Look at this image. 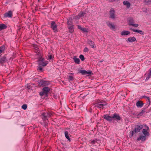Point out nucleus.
Returning a JSON list of instances; mask_svg holds the SVG:
<instances>
[{
    "instance_id": "36",
    "label": "nucleus",
    "mask_w": 151,
    "mask_h": 151,
    "mask_svg": "<svg viewBox=\"0 0 151 151\" xmlns=\"http://www.w3.org/2000/svg\"><path fill=\"white\" fill-rule=\"evenodd\" d=\"M80 73L82 74L83 75H85L86 72V70H81L80 71Z\"/></svg>"
},
{
    "instance_id": "23",
    "label": "nucleus",
    "mask_w": 151,
    "mask_h": 151,
    "mask_svg": "<svg viewBox=\"0 0 151 151\" xmlns=\"http://www.w3.org/2000/svg\"><path fill=\"white\" fill-rule=\"evenodd\" d=\"M73 59L76 63L78 64L79 63L80 60L79 58H77L75 56H74L73 58Z\"/></svg>"
},
{
    "instance_id": "12",
    "label": "nucleus",
    "mask_w": 151,
    "mask_h": 151,
    "mask_svg": "<svg viewBox=\"0 0 151 151\" xmlns=\"http://www.w3.org/2000/svg\"><path fill=\"white\" fill-rule=\"evenodd\" d=\"M104 118L109 121H112L113 120V116L111 117L107 115H105L104 116Z\"/></svg>"
},
{
    "instance_id": "14",
    "label": "nucleus",
    "mask_w": 151,
    "mask_h": 151,
    "mask_svg": "<svg viewBox=\"0 0 151 151\" xmlns=\"http://www.w3.org/2000/svg\"><path fill=\"white\" fill-rule=\"evenodd\" d=\"M130 34V32L127 31H123L121 33L122 35H127Z\"/></svg>"
},
{
    "instance_id": "27",
    "label": "nucleus",
    "mask_w": 151,
    "mask_h": 151,
    "mask_svg": "<svg viewBox=\"0 0 151 151\" xmlns=\"http://www.w3.org/2000/svg\"><path fill=\"white\" fill-rule=\"evenodd\" d=\"M6 59L5 57H3L0 59V62L1 63H3L6 61Z\"/></svg>"
},
{
    "instance_id": "34",
    "label": "nucleus",
    "mask_w": 151,
    "mask_h": 151,
    "mask_svg": "<svg viewBox=\"0 0 151 151\" xmlns=\"http://www.w3.org/2000/svg\"><path fill=\"white\" fill-rule=\"evenodd\" d=\"M79 58L81 59V60L82 61L83 60H84V57L82 55H80Z\"/></svg>"
},
{
    "instance_id": "30",
    "label": "nucleus",
    "mask_w": 151,
    "mask_h": 151,
    "mask_svg": "<svg viewBox=\"0 0 151 151\" xmlns=\"http://www.w3.org/2000/svg\"><path fill=\"white\" fill-rule=\"evenodd\" d=\"M145 2L147 4H150L151 3V0H144Z\"/></svg>"
},
{
    "instance_id": "13",
    "label": "nucleus",
    "mask_w": 151,
    "mask_h": 151,
    "mask_svg": "<svg viewBox=\"0 0 151 151\" xmlns=\"http://www.w3.org/2000/svg\"><path fill=\"white\" fill-rule=\"evenodd\" d=\"M108 26L112 29H114L115 28V26L111 23L109 22L107 24Z\"/></svg>"
},
{
    "instance_id": "11",
    "label": "nucleus",
    "mask_w": 151,
    "mask_h": 151,
    "mask_svg": "<svg viewBox=\"0 0 151 151\" xmlns=\"http://www.w3.org/2000/svg\"><path fill=\"white\" fill-rule=\"evenodd\" d=\"M123 3L127 8H129L130 6V4L127 1H124L123 2Z\"/></svg>"
},
{
    "instance_id": "8",
    "label": "nucleus",
    "mask_w": 151,
    "mask_h": 151,
    "mask_svg": "<svg viewBox=\"0 0 151 151\" xmlns=\"http://www.w3.org/2000/svg\"><path fill=\"white\" fill-rule=\"evenodd\" d=\"M143 126L140 125L136 127L135 129L134 132H138L140 131V130L142 129Z\"/></svg>"
},
{
    "instance_id": "1",
    "label": "nucleus",
    "mask_w": 151,
    "mask_h": 151,
    "mask_svg": "<svg viewBox=\"0 0 151 151\" xmlns=\"http://www.w3.org/2000/svg\"><path fill=\"white\" fill-rule=\"evenodd\" d=\"M142 129V132L143 134L145 135L146 136H148L149 135V133L148 132L149 129V127L145 125L143 126Z\"/></svg>"
},
{
    "instance_id": "2",
    "label": "nucleus",
    "mask_w": 151,
    "mask_h": 151,
    "mask_svg": "<svg viewBox=\"0 0 151 151\" xmlns=\"http://www.w3.org/2000/svg\"><path fill=\"white\" fill-rule=\"evenodd\" d=\"M50 90V88L48 87H46L42 89V91L40 93V95L42 96L45 95L46 96Z\"/></svg>"
},
{
    "instance_id": "7",
    "label": "nucleus",
    "mask_w": 151,
    "mask_h": 151,
    "mask_svg": "<svg viewBox=\"0 0 151 151\" xmlns=\"http://www.w3.org/2000/svg\"><path fill=\"white\" fill-rule=\"evenodd\" d=\"M106 105V104L105 102H101L97 104V106L100 108L103 109L104 106Z\"/></svg>"
},
{
    "instance_id": "18",
    "label": "nucleus",
    "mask_w": 151,
    "mask_h": 151,
    "mask_svg": "<svg viewBox=\"0 0 151 151\" xmlns=\"http://www.w3.org/2000/svg\"><path fill=\"white\" fill-rule=\"evenodd\" d=\"M65 137L69 141H70V139L69 137V134L68 132L67 131H65Z\"/></svg>"
},
{
    "instance_id": "47",
    "label": "nucleus",
    "mask_w": 151,
    "mask_h": 151,
    "mask_svg": "<svg viewBox=\"0 0 151 151\" xmlns=\"http://www.w3.org/2000/svg\"><path fill=\"white\" fill-rule=\"evenodd\" d=\"M38 1H39V0H38Z\"/></svg>"
},
{
    "instance_id": "21",
    "label": "nucleus",
    "mask_w": 151,
    "mask_h": 151,
    "mask_svg": "<svg viewBox=\"0 0 151 151\" xmlns=\"http://www.w3.org/2000/svg\"><path fill=\"white\" fill-rule=\"evenodd\" d=\"M52 114L51 113H43L42 114L43 116L46 117H49L51 116Z\"/></svg>"
},
{
    "instance_id": "26",
    "label": "nucleus",
    "mask_w": 151,
    "mask_h": 151,
    "mask_svg": "<svg viewBox=\"0 0 151 151\" xmlns=\"http://www.w3.org/2000/svg\"><path fill=\"white\" fill-rule=\"evenodd\" d=\"M35 52H37V55L38 54V53H39L40 56L41 55V54L40 53V51L38 50V48L36 47L35 49Z\"/></svg>"
},
{
    "instance_id": "37",
    "label": "nucleus",
    "mask_w": 151,
    "mask_h": 151,
    "mask_svg": "<svg viewBox=\"0 0 151 151\" xmlns=\"http://www.w3.org/2000/svg\"><path fill=\"white\" fill-rule=\"evenodd\" d=\"M81 30L83 32H88L87 30L85 28H82Z\"/></svg>"
},
{
    "instance_id": "45",
    "label": "nucleus",
    "mask_w": 151,
    "mask_h": 151,
    "mask_svg": "<svg viewBox=\"0 0 151 151\" xmlns=\"http://www.w3.org/2000/svg\"><path fill=\"white\" fill-rule=\"evenodd\" d=\"M150 75H151V68L150 70Z\"/></svg>"
},
{
    "instance_id": "35",
    "label": "nucleus",
    "mask_w": 151,
    "mask_h": 151,
    "mask_svg": "<svg viewBox=\"0 0 151 151\" xmlns=\"http://www.w3.org/2000/svg\"><path fill=\"white\" fill-rule=\"evenodd\" d=\"M130 24L131 25H132L135 27H137L138 26V25L137 24H134L132 23H130Z\"/></svg>"
},
{
    "instance_id": "19",
    "label": "nucleus",
    "mask_w": 151,
    "mask_h": 151,
    "mask_svg": "<svg viewBox=\"0 0 151 151\" xmlns=\"http://www.w3.org/2000/svg\"><path fill=\"white\" fill-rule=\"evenodd\" d=\"M84 16V14L83 12H80L78 16H76L75 17V19H79L81 17H82Z\"/></svg>"
},
{
    "instance_id": "46",
    "label": "nucleus",
    "mask_w": 151,
    "mask_h": 151,
    "mask_svg": "<svg viewBox=\"0 0 151 151\" xmlns=\"http://www.w3.org/2000/svg\"><path fill=\"white\" fill-rule=\"evenodd\" d=\"M134 132V131H132V135H133Z\"/></svg>"
},
{
    "instance_id": "24",
    "label": "nucleus",
    "mask_w": 151,
    "mask_h": 151,
    "mask_svg": "<svg viewBox=\"0 0 151 151\" xmlns=\"http://www.w3.org/2000/svg\"><path fill=\"white\" fill-rule=\"evenodd\" d=\"M136 105L138 107H141L142 106V104L141 102L138 101Z\"/></svg>"
},
{
    "instance_id": "42",
    "label": "nucleus",
    "mask_w": 151,
    "mask_h": 151,
    "mask_svg": "<svg viewBox=\"0 0 151 151\" xmlns=\"http://www.w3.org/2000/svg\"><path fill=\"white\" fill-rule=\"evenodd\" d=\"M78 28L79 29H80L81 30H82V28H82V27H81V26H78Z\"/></svg>"
},
{
    "instance_id": "5",
    "label": "nucleus",
    "mask_w": 151,
    "mask_h": 151,
    "mask_svg": "<svg viewBox=\"0 0 151 151\" xmlns=\"http://www.w3.org/2000/svg\"><path fill=\"white\" fill-rule=\"evenodd\" d=\"M51 27L54 32L57 31V26L54 22H52L51 23Z\"/></svg>"
},
{
    "instance_id": "25",
    "label": "nucleus",
    "mask_w": 151,
    "mask_h": 151,
    "mask_svg": "<svg viewBox=\"0 0 151 151\" xmlns=\"http://www.w3.org/2000/svg\"><path fill=\"white\" fill-rule=\"evenodd\" d=\"M5 49L4 46H2L1 47H0V54L3 52Z\"/></svg>"
},
{
    "instance_id": "41",
    "label": "nucleus",
    "mask_w": 151,
    "mask_h": 151,
    "mask_svg": "<svg viewBox=\"0 0 151 151\" xmlns=\"http://www.w3.org/2000/svg\"><path fill=\"white\" fill-rule=\"evenodd\" d=\"M38 69L40 71H41L42 70V68L40 66H39L38 67Z\"/></svg>"
},
{
    "instance_id": "38",
    "label": "nucleus",
    "mask_w": 151,
    "mask_h": 151,
    "mask_svg": "<svg viewBox=\"0 0 151 151\" xmlns=\"http://www.w3.org/2000/svg\"><path fill=\"white\" fill-rule=\"evenodd\" d=\"M88 51V49L87 47H85L84 50V51L85 52H87Z\"/></svg>"
},
{
    "instance_id": "17",
    "label": "nucleus",
    "mask_w": 151,
    "mask_h": 151,
    "mask_svg": "<svg viewBox=\"0 0 151 151\" xmlns=\"http://www.w3.org/2000/svg\"><path fill=\"white\" fill-rule=\"evenodd\" d=\"M132 30L134 32L138 33L141 34L143 35L144 34V32L141 30L134 29H132Z\"/></svg>"
},
{
    "instance_id": "16",
    "label": "nucleus",
    "mask_w": 151,
    "mask_h": 151,
    "mask_svg": "<svg viewBox=\"0 0 151 151\" xmlns=\"http://www.w3.org/2000/svg\"><path fill=\"white\" fill-rule=\"evenodd\" d=\"M88 44L91 47L93 48H96V46L94 44L93 42L91 40H89L88 41Z\"/></svg>"
},
{
    "instance_id": "33",
    "label": "nucleus",
    "mask_w": 151,
    "mask_h": 151,
    "mask_svg": "<svg viewBox=\"0 0 151 151\" xmlns=\"http://www.w3.org/2000/svg\"><path fill=\"white\" fill-rule=\"evenodd\" d=\"M49 84V83L47 81H44L43 83L44 86L47 85Z\"/></svg>"
},
{
    "instance_id": "15",
    "label": "nucleus",
    "mask_w": 151,
    "mask_h": 151,
    "mask_svg": "<svg viewBox=\"0 0 151 151\" xmlns=\"http://www.w3.org/2000/svg\"><path fill=\"white\" fill-rule=\"evenodd\" d=\"M110 17L111 18L114 19L115 18V15L114 14V11L113 10H111L110 11Z\"/></svg>"
},
{
    "instance_id": "9",
    "label": "nucleus",
    "mask_w": 151,
    "mask_h": 151,
    "mask_svg": "<svg viewBox=\"0 0 151 151\" xmlns=\"http://www.w3.org/2000/svg\"><path fill=\"white\" fill-rule=\"evenodd\" d=\"M113 119L117 121L119 120L120 119V117L117 114H115L113 116Z\"/></svg>"
},
{
    "instance_id": "28",
    "label": "nucleus",
    "mask_w": 151,
    "mask_h": 151,
    "mask_svg": "<svg viewBox=\"0 0 151 151\" xmlns=\"http://www.w3.org/2000/svg\"><path fill=\"white\" fill-rule=\"evenodd\" d=\"M44 81L43 80H41L39 83V85L40 86H44L43 84Z\"/></svg>"
},
{
    "instance_id": "6",
    "label": "nucleus",
    "mask_w": 151,
    "mask_h": 151,
    "mask_svg": "<svg viewBox=\"0 0 151 151\" xmlns=\"http://www.w3.org/2000/svg\"><path fill=\"white\" fill-rule=\"evenodd\" d=\"M147 136L145 135L141 134L140 135L139 137L137 138V140L139 141L140 140L141 141H144L146 139Z\"/></svg>"
},
{
    "instance_id": "22",
    "label": "nucleus",
    "mask_w": 151,
    "mask_h": 151,
    "mask_svg": "<svg viewBox=\"0 0 151 151\" xmlns=\"http://www.w3.org/2000/svg\"><path fill=\"white\" fill-rule=\"evenodd\" d=\"M6 27L5 25L4 24H0V30L5 29Z\"/></svg>"
},
{
    "instance_id": "40",
    "label": "nucleus",
    "mask_w": 151,
    "mask_h": 151,
    "mask_svg": "<svg viewBox=\"0 0 151 151\" xmlns=\"http://www.w3.org/2000/svg\"><path fill=\"white\" fill-rule=\"evenodd\" d=\"M52 55H49V57L48 58V59L49 60H50L51 59H52Z\"/></svg>"
},
{
    "instance_id": "10",
    "label": "nucleus",
    "mask_w": 151,
    "mask_h": 151,
    "mask_svg": "<svg viewBox=\"0 0 151 151\" xmlns=\"http://www.w3.org/2000/svg\"><path fill=\"white\" fill-rule=\"evenodd\" d=\"M12 16V13L11 11H9L4 14V16L5 17H11Z\"/></svg>"
},
{
    "instance_id": "20",
    "label": "nucleus",
    "mask_w": 151,
    "mask_h": 151,
    "mask_svg": "<svg viewBox=\"0 0 151 151\" xmlns=\"http://www.w3.org/2000/svg\"><path fill=\"white\" fill-rule=\"evenodd\" d=\"M136 40V39L134 37H129L128 39V41L129 42H134Z\"/></svg>"
},
{
    "instance_id": "31",
    "label": "nucleus",
    "mask_w": 151,
    "mask_h": 151,
    "mask_svg": "<svg viewBox=\"0 0 151 151\" xmlns=\"http://www.w3.org/2000/svg\"><path fill=\"white\" fill-rule=\"evenodd\" d=\"M133 22H134L133 20L132 19H130L129 21V22H128L129 24V25H131L130 24V23H132L133 24Z\"/></svg>"
},
{
    "instance_id": "3",
    "label": "nucleus",
    "mask_w": 151,
    "mask_h": 151,
    "mask_svg": "<svg viewBox=\"0 0 151 151\" xmlns=\"http://www.w3.org/2000/svg\"><path fill=\"white\" fill-rule=\"evenodd\" d=\"M72 20L71 18H69L68 22V27L70 30L69 31L70 33H72L73 32V25L71 24V21Z\"/></svg>"
},
{
    "instance_id": "39",
    "label": "nucleus",
    "mask_w": 151,
    "mask_h": 151,
    "mask_svg": "<svg viewBox=\"0 0 151 151\" xmlns=\"http://www.w3.org/2000/svg\"><path fill=\"white\" fill-rule=\"evenodd\" d=\"M69 81H72L73 79V77L71 76H69Z\"/></svg>"
},
{
    "instance_id": "29",
    "label": "nucleus",
    "mask_w": 151,
    "mask_h": 151,
    "mask_svg": "<svg viewBox=\"0 0 151 151\" xmlns=\"http://www.w3.org/2000/svg\"><path fill=\"white\" fill-rule=\"evenodd\" d=\"M91 72L90 71H86V72L85 75H91Z\"/></svg>"
},
{
    "instance_id": "43",
    "label": "nucleus",
    "mask_w": 151,
    "mask_h": 151,
    "mask_svg": "<svg viewBox=\"0 0 151 151\" xmlns=\"http://www.w3.org/2000/svg\"><path fill=\"white\" fill-rule=\"evenodd\" d=\"M145 98L147 99L149 101L150 100L149 98L147 97H146Z\"/></svg>"
},
{
    "instance_id": "4",
    "label": "nucleus",
    "mask_w": 151,
    "mask_h": 151,
    "mask_svg": "<svg viewBox=\"0 0 151 151\" xmlns=\"http://www.w3.org/2000/svg\"><path fill=\"white\" fill-rule=\"evenodd\" d=\"M48 62H44V59L42 58H40L39 60V64L40 65H42L43 66H46Z\"/></svg>"
},
{
    "instance_id": "32",
    "label": "nucleus",
    "mask_w": 151,
    "mask_h": 151,
    "mask_svg": "<svg viewBox=\"0 0 151 151\" xmlns=\"http://www.w3.org/2000/svg\"><path fill=\"white\" fill-rule=\"evenodd\" d=\"M22 107L23 109L25 110L27 108V105L26 104L23 105Z\"/></svg>"
},
{
    "instance_id": "44",
    "label": "nucleus",
    "mask_w": 151,
    "mask_h": 151,
    "mask_svg": "<svg viewBox=\"0 0 151 151\" xmlns=\"http://www.w3.org/2000/svg\"><path fill=\"white\" fill-rule=\"evenodd\" d=\"M95 142V140H93L92 141V143L93 144Z\"/></svg>"
}]
</instances>
